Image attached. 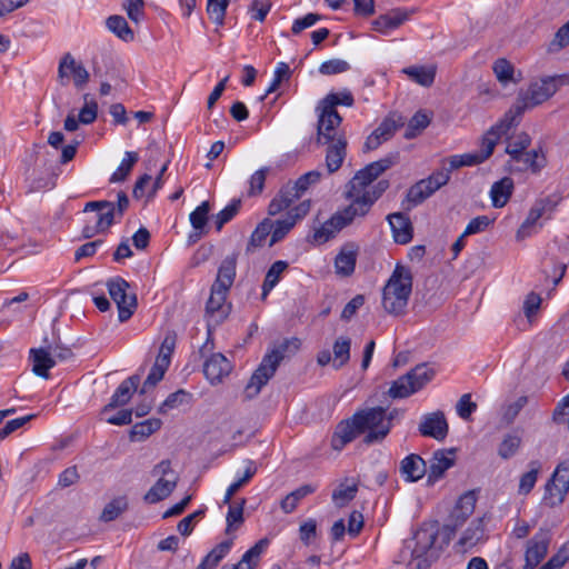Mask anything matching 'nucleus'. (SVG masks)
Returning <instances> with one entry per match:
<instances>
[{"instance_id": "f257e3e1", "label": "nucleus", "mask_w": 569, "mask_h": 569, "mask_svg": "<svg viewBox=\"0 0 569 569\" xmlns=\"http://www.w3.org/2000/svg\"><path fill=\"white\" fill-rule=\"evenodd\" d=\"M236 266L237 257L231 254L222 260L218 269V274L211 287V293L206 306L209 333L211 328L219 326L230 312V305L226 302V299L234 281Z\"/></svg>"}, {"instance_id": "f03ea898", "label": "nucleus", "mask_w": 569, "mask_h": 569, "mask_svg": "<svg viewBox=\"0 0 569 569\" xmlns=\"http://www.w3.org/2000/svg\"><path fill=\"white\" fill-rule=\"evenodd\" d=\"M449 543V537L439 538V529L436 525H423L415 533L407 548L411 549L410 565L415 569H426L437 560Z\"/></svg>"}, {"instance_id": "7ed1b4c3", "label": "nucleus", "mask_w": 569, "mask_h": 569, "mask_svg": "<svg viewBox=\"0 0 569 569\" xmlns=\"http://www.w3.org/2000/svg\"><path fill=\"white\" fill-rule=\"evenodd\" d=\"M300 348V340L297 338L286 339L264 355L261 363L252 373L246 386V397H256L264 385L273 377L280 362L290 353Z\"/></svg>"}, {"instance_id": "20e7f679", "label": "nucleus", "mask_w": 569, "mask_h": 569, "mask_svg": "<svg viewBox=\"0 0 569 569\" xmlns=\"http://www.w3.org/2000/svg\"><path fill=\"white\" fill-rule=\"evenodd\" d=\"M412 290V273L408 267L397 264L382 291L385 310L395 316L406 311Z\"/></svg>"}, {"instance_id": "39448f33", "label": "nucleus", "mask_w": 569, "mask_h": 569, "mask_svg": "<svg viewBox=\"0 0 569 569\" xmlns=\"http://www.w3.org/2000/svg\"><path fill=\"white\" fill-rule=\"evenodd\" d=\"M567 84H569L568 74L541 77L531 81L526 90H520L517 99L529 110L550 99L560 88Z\"/></svg>"}, {"instance_id": "423d86ee", "label": "nucleus", "mask_w": 569, "mask_h": 569, "mask_svg": "<svg viewBox=\"0 0 569 569\" xmlns=\"http://www.w3.org/2000/svg\"><path fill=\"white\" fill-rule=\"evenodd\" d=\"M360 433L367 431L363 438L366 445L382 441L391 429V418H387L386 409L375 407L357 411L353 416Z\"/></svg>"}, {"instance_id": "0eeeda50", "label": "nucleus", "mask_w": 569, "mask_h": 569, "mask_svg": "<svg viewBox=\"0 0 569 569\" xmlns=\"http://www.w3.org/2000/svg\"><path fill=\"white\" fill-rule=\"evenodd\" d=\"M435 371L426 365H419L407 375L392 382L388 395L393 398H406L422 389L433 377Z\"/></svg>"}, {"instance_id": "6e6552de", "label": "nucleus", "mask_w": 569, "mask_h": 569, "mask_svg": "<svg viewBox=\"0 0 569 569\" xmlns=\"http://www.w3.org/2000/svg\"><path fill=\"white\" fill-rule=\"evenodd\" d=\"M569 492V459L559 462L545 485L542 502L555 508L560 506Z\"/></svg>"}, {"instance_id": "1a4fd4ad", "label": "nucleus", "mask_w": 569, "mask_h": 569, "mask_svg": "<svg viewBox=\"0 0 569 569\" xmlns=\"http://www.w3.org/2000/svg\"><path fill=\"white\" fill-rule=\"evenodd\" d=\"M177 347V333L172 330L169 331L160 348L158 356L156 357L154 363L148 373L143 386L141 388V393H146L149 389L153 388L158 382H160L168 370L172 355L174 353Z\"/></svg>"}, {"instance_id": "9d476101", "label": "nucleus", "mask_w": 569, "mask_h": 569, "mask_svg": "<svg viewBox=\"0 0 569 569\" xmlns=\"http://www.w3.org/2000/svg\"><path fill=\"white\" fill-rule=\"evenodd\" d=\"M153 476H159V479L144 495V500L148 503H157L167 498L178 482V476L171 469L170 461H161L153 469Z\"/></svg>"}, {"instance_id": "9b49d317", "label": "nucleus", "mask_w": 569, "mask_h": 569, "mask_svg": "<svg viewBox=\"0 0 569 569\" xmlns=\"http://www.w3.org/2000/svg\"><path fill=\"white\" fill-rule=\"evenodd\" d=\"M527 111L525 104L520 102L517 98L510 109L503 114V117L492 126L482 137V139L488 142H492V150L497 146L498 141L508 132L516 128L521 120L522 114Z\"/></svg>"}, {"instance_id": "f8f14e48", "label": "nucleus", "mask_w": 569, "mask_h": 569, "mask_svg": "<svg viewBox=\"0 0 569 569\" xmlns=\"http://www.w3.org/2000/svg\"><path fill=\"white\" fill-rule=\"evenodd\" d=\"M527 111L525 104L520 102L517 98L510 109L503 114V117L492 126L482 137V139L488 142H492V150L497 146L498 141L508 132L516 128L521 120L522 114Z\"/></svg>"}, {"instance_id": "ddd939ff", "label": "nucleus", "mask_w": 569, "mask_h": 569, "mask_svg": "<svg viewBox=\"0 0 569 569\" xmlns=\"http://www.w3.org/2000/svg\"><path fill=\"white\" fill-rule=\"evenodd\" d=\"M108 291L118 307V318L120 322L127 321L136 309V297L127 292L129 283L120 278H113L107 283Z\"/></svg>"}, {"instance_id": "4468645a", "label": "nucleus", "mask_w": 569, "mask_h": 569, "mask_svg": "<svg viewBox=\"0 0 569 569\" xmlns=\"http://www.w3.org/2000/svg\"><path fill=\"white\" fill-rule=\"evenodd\" d=\"M318 123H317V143L329 142L345 136L339 129L342 118L337 110H327L323 106L318 104Z\"/></svg>"}, {"instance_id": "2eb2a0df", "label": "nucleus", "mask_w": 569, "mask_h": 569, "mask_svg": "<svg viewBox=\"0 0 569 569\" xmlns=\"http://www.w3.org/2000/svg\"><path fill=\"white\" fill-rule=\"evenodd\" d=\"M405 126V118L399 113H390L378 128L366 139L365 151L377 149L382 142L388 141L398 129Z\"/></svg>"}, {"instance_id": "dca6fc26", "label": "nucleus", "mask_w": 569, "mask_h": 569, "mask_svg": "<svg viewBox=\"0 0 569 569\" xmlns=\"http://www.w3.org/2000/svg\"><path fill=\"white\" fill-rule=\"evenodd\" d=\"M395 163L392 157H386L378 161L371 162L363 169L359 170L349 182V189L362 193L373 180L381 173L391 168Z\"/></svg>"}, {"instance_id": "f3484780", "label": "nucleus", "mask_w": 569, "mask_h": 569, "mask_svg": "<svg viewBox=\"0 0 569 569\" xmlns=\"http://www.w3.org/2000/svg\"><path fill=\"white\" fill-rule=\"evenodd\" d=\"M347 197L351 199L349 206L345 209L336 212V216L339 217V220L343 227L351 224L355 220L359 218H363L371 209V200H367L362 193L349 189L347 192Z\"/></svg>"}, {"instance_id": "a211bd4d", "label": "nucleus", "mask_w": 569, "mask_h": 569, "mask_svg": "<svg viewBox=\"0 0 569 569\" xmlns=\"http://www.w3.org/2000/svg\"><path fill=\"white\" fill-rule=\"evenodd\" d=\"M550 539V532L541 529L528 540L523 569H533L540 563L548 552Z\"/></svg>"}, {"instance_id": "6ab92c4d", "label": "nucleus", "mask_w": 569, "mask_h": 569, "mask_svg": "<svg viewBox=\"0 0 569 569\" xmlns=\"http://www.w3.org/2000/svg\"><path fill=\"white\" fill-rule=\"evenodd\" d=\"M415 9H392L389 12L376 18L371 22L372 29L379 33L388 34L391 30L399 28L401 24L408 21L411 14L415 13Z\"/></svg>"}, {"instance_id": "aec40b11", "label": "nucleus", "mask_w": 569, "mask_h": 569, "mask_svg": "<svg viewBox=\"0 0 569 569\" xmlns=\"http://www.w3.org/2000/svg\"><path fill=\"white\" fill-rule=\"evenodd\" d=\"M419 432L425 437L443 440L448 433V423L443 412L436 411L425 415L419 425Z\"/></svg>"}, {"instance_id": "412c9836", "label": "nucleus", "mask_w": 569, "mask_h": 569, "mask_svg": "<svg viewBox=\"0 0 569 569\" xmlns=\"http://www.w3.org/2000/svg\"><path fill=\"white\" fill-rule=\"evenodd\" d=\"M140 383L138 375L124 379L116 389L108 405L102 409V415H107L110 410L127 405L136 392Z\"/></svg>"}, {"instance_id": "4be33fe9", "label": "nucleus", "mask_w": 569, "mask_h": 569, "mask_svg": "<svg viewBox=\"0 0 569 569\" xmlns=\"http://www.w3.org/2000/svg\"><path fill=\"white\" fill-rule=\"evenodd\" d=\"M476 495L471 491L462 495L456 503V507L449 516L447 528L455 531L458 527L462 526L466 520L472 515L476 506Z\"/></svg>"}, {"instance_id": "5701e85b", "label": "nucleus", "mask_w": 569, "mask_h": 569, "mask_svg": "<svg viewBox=\"0 0 569 569\" xmlns=\"http://www.w3.org/2000/svg\"><path fill=\"white\" fill-rule=\"evenodd\" d=\"M321 144L327 146L326 150V167L328 173L331 174L338 171L347 156V138L346 136H340L335 140L329 142H322Z\"/></svg>"}, {"instance_id": "b1692460", "label": "nucleus", "mask_w": 569, "mask_h": 569, "mask_svg": "<svg viewBox=\"0 0 569 569\" xmlns=\"http://www.w3.org/2000/svg\"><path fill=\"white\" fill-rule=\"evenodd\" d=\"M508 164L512 171L523 172L530 170L537 173L543 167V157L536 149L526 150L511 157Z\"/></svg>"}, {"instance_id": "393cba45", "label": "nucleus", "mask_w": 569, "mask_h": 569, "mask_svg": "<svg viewBox=\"0 0 569 569\" xmlns=\"http://www.w3.org/2000/svg\"><path fill=\"white\" fill-rule=\"evenodd\" d=\"M230 371V361L220 352L211 355L203 363V373L211 383L221 382Z\"/></svg>"}, {"instance_id": "a878e982", "label": "nucleus", "mask_w": 569, "mask_h": 569, "mask_svg": "<svg viewBox=\"0 0 569 569\" xmlns=\"http://www.w3.org/2000/svg\"><path fill=\"white\" fill-rule=\"evenodd\" d=\"M83 211H96V221L98 222V227L102 228L103 230H107L109 227H111L114 220L119 218L114 203L107 200L87 202Z\"/></svg>"}, {"instance_id": "bb28decb", "label": "nucleus", "mask_w": 569, "mask_h": 569, "mask_svg": "<svg viewBox=\"0 0 569 569\" xmlns=\"http://www.w3.org/2000/svg\"><path fill=\"white\" fill-rule=\"evenodd\" d=\"M360 435L353 417L340 421L331 437V447L333 450L340 451L346 445L350 443L356 437Z\"/></svg>"}, {"instance_id": "cd10ccee", "label": "nucleus", "mask_w": 569, "mask_h": 569, "mask_svg": "<svg viewBox=\"0 0 569 569\" xmlns=\"http://www.w3.org/2000/svg\"><path fill=\"white\" fill-rule=\"evenodd\" d=\"M549 202L548 199H543L540 201H537L535 206L530 209L527 218L519 227L516 239L518 241H522L523 239L532 236L538 230V221L542 217L546 206Z\"/></svg>"}, {"instance_id": "c85d7f7f", "label": "nucleus", "mask_w": 569, "mask_h": 569, "mask_svg": "<svg viewBox=\"0 0 569 569\" xmlns=\"http://www.w3.org/2000/svg\"><path fill=\"white\" fill-rule=\"evenodd\" d=\"M69 74H72L73 83L77 88H82L89 80L87 69L81 63H78L70 53H67L60 61L59 76L68 77Z\"/></svg>"}, {"instance_id": "c756f323", "label": "nucleus", "mask_w": 569, "mask_h": 569, "mask_svg": "<svg viewBox=\"0 0 569 569\" xmlns=\"http://www.w3.org/2000/svg\"><path fill=\"white\" fill-rule=\"evenodd\" d=\"M453 456L455 450H438L433 453L428 472V482H435L439 480L445 475V472L453 466Z\"/></svg>"}, {"instance_id": "7c9ffc66", "label": "nucleus", "mask_w": 569, "mask_h": 569, "mask_svg": "<svg viewBox=\"0 0 569 569\" xmlns=\"http://www.w3.org/2000/svg\"><path fill=\"white\" fill-rule=\"evenodd\" d=\"M388 221L397 243L406 244L412 239V226L407 216L401 212L391 213Z\"/></svg>"}, {"instance_id": "2f4dec72", "label": "nucleus", "mask_w": 569, "mask_h": 569, "mask_svg": "<svg viewBox=\"0 0 569 569\" xmlns=\"http://www.w3.org/2000/svg\"><path fill=\"white\" fill-rule=\"evenodd\" d=\"M427 471L426 461L416 453H411L402 459L400 463L401 476L410 482L421 479Z\"/></svg>"}, {"instance_id": "473e14b6", "label": "nucleus", "mask_w": 569, "mask_h": 569, "mask_svg": "<svg viewBox=\"0 0 569 569\" xmlns=\"http://www.w3.org/2000/svg\"><path fill=\"white\" fill-rule=\"evenodd\" d=\"M357 261V248L355 244H346L335 259L336 272L348 277L355 271Z\"/></svg>"}, {"instance_id": "72a5a7b5", "label": "nucleus", "mask_w": 569, "mask_h": 569, "mask_svg": "<svg viewBox=\"0 0 569 569\" xmlns=\"http://www.w3.org/2000/svg\"><path fill=\"white\" fill-rule=\"evenodd\" d=\"M299 199L298 193L293 191L290 183L283 186L268 206V213L277 216L288 209L295 200Z\"/></svg>"}, {"instance_id": "f704fd0d", "label": "nucleus", "mask_w": 569, "mask_h": 569, "mask_svg": "<svg viewBox=\"0 0 569 569\" xmlns=\"http://www.w3.org/2000/svg\"><path fill=\"white\" fill-rule=\"evenodd\" d=\"M30 358L33 362L32 371L42 378L49 377V370L56 366V360L51 353L43 349H31Z\"/></svg>"}, {"instance_id": "c9c22d12", "label": "nucleus", "mask_w": 569, "mask_h": 569, "mask_svg": "<svg viewBox=\"0 0 569 569\" xmlns=\"http://www.w3.org/2000/svg\"><path fill=\"white\" fill-rule=\"evenodd\" d=\"M513 181L509 177H505L499 181H496L490 190V197L492 206L495 208H502L508 202L512 194Z\"/></svg>"}, {"instance_id": "e433bc0d", "label": "nucleus", "mask_w": 569, "mask_h": 569, "mask_svg": "<svg viewBox=\"0 0 569 569\" xmlns=\"http://www.w3.org/2000/svg\"><path fill=\"white\" fill-rule=\"evenodd\" d=\"M485 532L486 529L483 518H478L473 520L469 525V527L463 531L462 536L459 539V545L463 549L472 548L485 539Z\"/></svg>"}, {"instance_id": "4c0bfd02", "label": "nucleus", "mask_w": 569, "mask_h": 569, "mask_svg": "<svg viewBox=\"0 0 569 569\" xmlns=\"http://www.w3.org/2000/svg\"><path fill=\"white\" fill-rule=\"evenodd\" d=\"M271 231L272 220L269 218H264L252 231L246 248V252L252 253L257 249L263 247L268 237L271 238Z\"/></svg>"}, {"instance_id": "58836bf2", "label": "nucleus", "mask_w": 569, "mask_h": 569, "mask_svg": "<svg viewBox=\"0 0 569 569\" xmlns=\"http://www.w3.org/2000/svg\"><path fill=\"white\" fill-rule=\"evenodd\" d=\"M358 482L355 479H345L332 492V501L339 508L346 507L357 495Z\"/></svg>"}, {"instance_id": "ea45409f", "label": "nucleus", "mask_w": 569, "mask_h": 569, "mask_svg": "<svg viewBox=\"0 0 569 569\" xmlns=\"http://www.w3.org/2000/svg\"><path fill=\"white\" fill-rule=\"evenodd\" d=\"M269 545L268 539H260L253 547L244 552L241 560L236 565H229V569H254L263 550Z\"/></svg>"}, {"instance_id": "a19ab883", "label": "nucleus", "mask_w": 569, "mask_h": 569, "mask_svg": "<svg viewBox=\"0 0 569 569\" xmlns=\"http://www.w3.org/2000/svg\"><path fill=\"white\" fill-rule=\"evenodd\" d=\"M233 543V538L224 540L217 545L200 562L196 569H214L220 561L229 553Z\"/></svg>"}, {"instance_id": "79ce46f5", "label": "nucleus", "mask_w": 569, "mask_h": 569, "mask_svg": "<svg viewBox=\"0 0 569 569\" xmlns=\"http://www.w3.org/2000/svg\"><path fill=\"white\" fill-rule=\"evenodd\" d=\"M317 490L316 485L307 483L288 493L281 501V509L284 513H291L298 506L299 501L313 493Z\"/></svg>"}, {"instance_id": "37998d69", "label": "nucleus", "mask_w": 569, "mask_h": 569, "mask_svg": "<svg viewBox=\"0 0 569 569\" xmlns=\"http://www.w3.org/2000/svg\"><path fill=\"white\" fill-rule=\"evenodd\" d=\"M289 264L287 261L278 260L271 264L267 271L263 284H262V299L278 284L282 273L288 269Z\"/></svg>"}, {"instance_id": "c03bdc74", "label": "nucleus", "mask_w": 569, "mask_h": 569, "mask_svg": "<svg viewBox=\"0 0 569 569\" xmlns=\"http://www.w3.org/2000/svg\"><path fill=\"white\" fill-rule=\"evenodd\" d=\"M345 227L341 224L339 217L336 213L327 220L319 229L313 233V241L317 243H325L332 239L340 230Z\"/></svg>"}, {"instance_id": "a18cd8bd", "label": "nucleus", "mask_w": 569, "mask_h": 569, "mask_svg": "<svg viewBox=\"0 0 569 569\" xmlns=\"http://www.w3.org/2000/svg\"><path fill=\"white\" fill-rule=\"evenodd\" d=\"M351 340L348 337L341 336L336 339L333 343V359L332 365L336 369L343 367L350 359Z\"/></svg>"}, {"instance_id": "49530a36", "label": "nucleus", "mask_w": 569, "mask_h": 569, "mask_svg": "<svg viewBox=\"0 0 569 569\" xmlns=\"http://www.w3.org/2000/svg\"><path fill=\"white\" fill-rule=\"evenodd\" d=\"M228 505H229V510H228V513L226 517V521H227L226 533L231 535V532L238 530L244 521L243 509H244V505H246V499L242 498L241 501L238 503H233V505L228 503Z\"/></svg>"}, {"instance_id": "de8ad7c7", "label": "nucleus", "mask_w": 569, "mask_h": 569, "mask_svg": "<svg viewBox=\"0 0 569 569\" xmlns=\"http://www.w3.org/2000/svg\"><path fill=\"white\" fill-rule=\"evenodd\" d=\"M107 28L123 41L133 40V32L122 16H110L106 21Z\"/></svg>"}, {"instance_id": "09e8293b", "label": "nucleus", "mask_w": 569, "mask_h": 569, "mask_svg": "<svg viewBox=\"0 0 569 569\" xmlns=\"http://www.w3.org/2000/svg\"><path fill=\"white\" fill-rule=\"evenodd\" d=\"M413 81L423 86L430 87L436 77L435 67H409L403 70Z\"/></svg>"}, {"instance_id": "8fccbe9b", "label": "nucleus", "mask_w": 569, "mask_h": 569, "mask_svg": "<svg viewBox=\"0 0 569 569\" xmlns=\"http://www.w3.org/2000/svg\"><path fill=\"white\" fill-rule=\"evenodd\" d=\"M353 96L352 93L345 89L337 93L327 94L319 104L323 106L327 110H336L337 106H346L351 107L353 104Z\"/></svg>"}, {"instance_id": "3c124183", "label": "nucleus", "mask_w": 569, "mask_h": 569, "mask_svg": "<svg viewBox=\"0 0 569 569\" xmlns=\"http://www.w3.org/2000/svg\"><path fill=\"white\" fill-rule=\"evenodd\" d=\"M529 467H530V470L525 472L520 477L519 488H518V492L520 495H528L533 489V487L537 482V479H538V475L541 469V463L537 460H533V461H530Z\"/></svg>"}, {"instance_id": "603ef678", "label": "nucleus", "mask_w": 569, "mask_h": 569, "mask_svg": "<svg viewBox=\"0 0 569 569\" xmlns=\"http://www.w3.org/2000/svg\"><path fill=\"white\" fill-rule=\"evenodd\" d=\"M161 426L159 419H148L142 422L136 423L130 431V438L133 441H141L148 438L151 433L157 431Z\"/></svg>"}, {"instance_id": "864d4df0", "label": "nucleus", "mask_w": 569, "mask_h": 569, "mask_svg": "<svg viewBox=\"0 0 569 569\" xmlns=\"http://www.w3.org/2000/svg\"><path fill=\"white\" fill-rule=\"evenodd\" d=\"M137 161H138V153L132 152V151H127L124 153V158L122 159L121 163L119 164L117 170L111 174L110 182L117 183V182L124 181Z\"/></svg>"}, {"instance_id": "5fc2aeb1", "label": "nucleus", "mask_w": 569, "mask_h": 569, "mask_svg": "<svg viewBox=\"0 0 569 569\" xmlns=\"http://www.w3.org/2000/svg\"><path fill=\"white\" fill-rule=\"evenodd\" d=\"M433 193V189L422 179L408 190L407 200L411 206L416 207Z\"/></svg>"}, {"instance_id": "6e6d98bb", "label": "nucleus", "mask_w": 569, "mask_h": 569, "mask_svg": "<svg viewBox=\"0 0 569 569\" xmlns=\"http://www.w3.org/2000/svg\"><path fill=\"white\" fill-rule=\"evenodd\" d=\"M256 472H257V467H256L254 462L251 460L247 461V467H246L243 476L228 487L224 498H223V503H230L233 495L240 488H242L246 483H248L250 481V479L256 475Z\"/></svg>"}, {"instance_id": "4d7b16f0", "label": "nucleus", "mask_w": 569, "mask_h": 569, "mask_svg": "<svg viewBox=\"0 0 569 569\" xmlns=\"http://www.w3.org/2000/svg\"><path fill=\"white\" fill-rule=\"evenodd\" d=\"M128 508L126 497H117L107 503L101 512L100 519L104 522L117 519Z\"/></svg>"}, {"instance_id": "13d9d810", "label": "nucleus", "mask_w": 569, "mask_h": 569, "mask_svg": "<svg viewBox=\"0 0 569 569\" xmlns=\"http://www.w3.org/2000/svg\"><path fill=\"white\" fill-rule=\"evenodd\" d=\"M430 123V117L423 112L418 111L413 114V117L409 120L405 138L412 139L417 137L422 130H425Z\"/></svg>"}, {"instance_id": "bf43d9fd", "label": "nucleus", "mask_w": 569, "mask_h": 569, "mask_svg": "<svg viewBox=\"0 0 569 569\" xmlns=\"http://www.w3.org/2000/svg\"><path fill=\"white\" fill-rule=\"evenodd\" d=\"M530 144V136L526 132H519L518 134L508 138L506 153L511 158L528 150Z\"/></svg>"}, {"instance_id": "052dcab7", "label": "nucleus", "mask_w": 569, "mask_h": 569, "mask_svg": "<svg viewBox=\"0 0 569 569\" xmlns=\"http://www.w3.org/2000/svg\"><path fill=\"white\" fill-rule=\"evenodd\" d=\"M492 142L488 140L486 142L483 139L481 140L480 150L472 153L461 154V161H463V166H475L482 163L492 154Z\"/></svg>"}, {"instance_id": "680f3d73", "label": "nucleus", "mask_w": 569, "mask_h": 569, "mask_svg": "<svg viewBox=\"0 0 569 569\" xmlns=\"http://www.w3.org/2000/svg\"><path fill=\"white\" fill-rule=\"evenodd\" d=\"M295 219H291L288 216L284 219H279L276 221L272 220V231L269 247H272L277 242L281 241L295 227Z\"/></svg>"}, {"instance_id": "e2e57ef3", "label": "nucleus", "mask_w": 569, "mask_h": 569, "mask_svg": "<svg viewBox=\"0 0 569 569\" xmlns=\"http://www.w3.org/2000/svg\"><path fill=\"white\" fill-rule=\"evenodd\" d=\"M521 445V437L516 433L506 435L498 448V455L502 459H509L516 455Z\"/></svg>"}, {"instance_id": "0e129e2a", "label": "nucleus", "mask_w": 569, "mask_h": 569, "mask_svg": "<svg viewBox=\"0 0 569 569\" xmlns=\"http://www.w3.org/2000/svg\"><path fill=\"white\" fill-rule=\"evenodd\" d=\"M322 173L318 170L309 171L302 174L295 183H290V187L293 188V191L298 193L300 198L303 192H306L310 186H313L320 181Z\"/></svg>"}, {"instance_id": "69168bd1", "label": "nucleus", "mask_w": 569, "mask_h": 569, "mask_svg": "<svg viewBox=\"0 0 569 569\" xmlns=\"http://www.w3.org/2000/svg\"><path fill=\"white\" fill-rule=\"evenodd\" d=\"M228 3V0H208L207 12L217 26L223 24Z\"/></svg>"}, {"instance_id": "338daca9", "label": "nucleus", "mask_w": 569, "mask_h": 569, "mask_svg": "<svg viewBox=\"0 0 569 569\" xmlns=\"http://www.w3.org/2000/svg\"><path fill=\"white\" fill-rule=\"evenodd\" d=\"M210 211L209 201H203L190 213V222L194 230H204L208 221V213Z\"/></svg>"}, {"instance_id": "774afa93", "label": "nucleus", "mask_w": 569, "mask_h": 569, "mask_svg": "<svg viewBox=\"0 0 569 569\" xmlns=\"http://www.w3.org/2000/svg\"><path fill=\"white\" fill-rule=\"evenodd\" d=\"M492 70L501 83L513 80V66L505 58L496 60Z\"/></svg>"}]
</instances>
